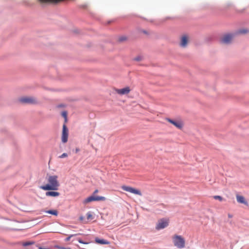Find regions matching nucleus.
<instances>
[{"label":"nucleus","instance_id":"nucleus-1","mask_svg":"<svg viewBox=\"0 0 249 249\" xmlns=\"http://www.w3.org/2000/svg\"><path fill=\"white\" fill-rule=\"evenodd\" d=\"M47 183L41 186L40 188L45 191L57 190L60 186L58 180V176L56 175H47L46 177Z\"/></svg>","mask_w":249,"mask_h":249},{"label":"nucleus","instance_id":"nucleus-2","mask_svg":"<svg viewBox=\"0 0 249 249\" xmlns=\"http://www.w3.org/2000/svg\"><path fill=\"white\" fill-rule=\"evenodd\" d=\"M173 241L175 247L178 249H183L185 247V241L181 235H174L173 237Z\"/></svg>","mask_w":249,"mask_h":249},{"label":"nucleus","instance_id":"nucleus-3","mask_svg":"<svg viewBox=\"0 0 249 249\" xmlns=\"http://www.w3.org/2000/svg\"><path fill=\"white\" fill-rule=\"evenodd\" d=\"M19 101L22 104L35 105L38 103L37 99L33 97L25 96L19 99Z\"/></svg>","mask_w":249,"mask_h":249},{"label":"nucleus","instance_id":"nucleus-4","mask_svg":"<svg viewBox=\"0 0 249 249\" xmlns=\"http://www.w3.org/2000/svg\"><path fill=\"white\" fill-rule=\"evenodd\" d=\"M169 223V219L166 218H161L158 220L156 226V229L157 230H160L161 229H163L166 227H167Z\"/></svg>","mask_w":249,"mask_h":249},{"label":"nucleus","instance_id":"nucleus-5","mask_svg":"<svg viewBox=\"0 0 249 249\" xmlns=\"http://www.w3.org/2000/svg\"><path fill=\"white\" fill-rule=\"evenodd\" d=\"M106 197H105L104 196H90L89 197H88V198H87L86 199H85L84 201H83V203L84 204H87V203H88L89 202H90L91 201H105L106 200Z\"/></svg>","mask_w":249,"mask_h":249},{"label":"nucleus","instance_id":"nucleus-6","mask_svg":"<svg viewBox=\"0 0 249 249\" xmlns=\"http://www.w3.org/2000/svg\"><path fill=\"white\" fill-rule=\"evenodd\" d=\"M122 188L123 190H124L125 191L131 193L138 195L139 196L142 195L140 191H139L137 189H136L134 188H132L131 187L124 185V186H122Z\"/></svg>","mask_w":249,"mask_h":249},{"label":"nucleus","instance_id":"nucleus-7","mask_svg":"<svg viewBox=\"0 0 249 249\" xmlns=\"http://www.w3.org/2000/svg\"><path fill=\"white\" fill-rule=\"evenodd\" d=\"M69 131L65 124L63 125V129L61 136L62 142L66 143L68 141Z\"/></svg>","mask_w":249,"mask_h":249},{"label":"nucleus","instance_id":"nucleus-8","mask_svg":"<svg viewBox=\"0 0 249 249\" xmlns=\"http://www.w3.org/2000/svg\"><path fill=\"white\" fill-rule=\"evenodd\" d=\"M166 120L178 129H181L183 126V123L181 121H174L170 118H166Z\"/></svg>","mask_w":249,"mask_h":249},{"label":"nucleus","instance_id":"nucleus-9","mask_svg":"<svg viewBox=\"0 0 249 249\" xmlns=\"http://www.w3.org/2000/svg\"><path fill=\"white\" fill-rule=\"evenodd\" d=\"M233 38V36L231 34H227L224 35L220 39V42L222 44H227L230 43Z\"/></svg>","mask_w":249,"mask_h":249},{"label":"nucleus","instance_id":"nucleus-10","mask_svg":"<svg viewBox=\"0 0 249 249\" xmlns=\"http://www.w3.org/2000/svg\"><path fill=\"white\" fill-rule=\"evenodd\" d=\"M115 91L118 94L125 95L128 94L131 91V89L129 87H126L124 88L121 89H115Z\"/></svg>","mask_w":249,"mask_h":249},{"label":"nucleus","instance_id":"nucleus-11","mask_svg":"<svg viewBox=\"0 0 249 249\" xmlns=\"http://www.w3.org/2000/svg\"><path fill=\"white\" fill-rule=\"evenodd\" d=\"M188 42V37L187 36H183L181 38L180 45L182 47H185Z\"/></svg>","mask_w":249,"mask_h":249},{"label":"nucleus","instance_id":"nucleus-12","mask_svg":"<svg viewBox=\"0 0 249 249\" xmlns=\"http://www.w3.org/2000/svg\"><path fill=\"white\" fill-rule=\"evenodd\" d=\"M95 242L96 243L101 245H108L110 244L109 241L103 239H99L97 237L95 238Z\"/></svg>","mask_w":249,"mask_h":249},{"label":"nucleus","instance_id":"nucleus-13","mask_svg":"<svg viewBox=\"0 0 249 249\" xmlns=\"http://www.w3.org/2000/svg\"><path fill=\"white\" fill-rule=\"evenodd\" d=\"M236 199L238 202L240 203L244 204L245 205H247V202L245 200V198L240 195H237L236 196Z\"/></svg>","mask_w":249,"mask_h":249},{"label":"nucleus","instance_id":"nucleus-14","mask_svg":"<svg viewBox=\"0 0 249 249\" xmlns=\"http://www.w3.org/2000/svg\"><path fill=\"white\" fill-rule=\"evenodd\" d=\"M59 195H60V193L57 192L48 191L46 193V196L56 197V196H58Z\"/></svg>","mask_w":249,"mask_h":249},{"label":"nucleus","instance_id":"nucleus-15","mask_svg":"<svg viewBox=\"0 0 249 249\" xmlns=\"http://www.w3.org/2000/svg\"><path fill=\"white\" fill-rule=\"evenodd\" d=\"M45 213H49L55 216H57L58 215V211L56 210H51L45 211Z\"/></svg>","mask_w":249,"mask_h":249},{"label":"nucleus","instance_id":"nucleus-16","mask_svg":"<svg viewBox=\"0 0 249 249\" xmlns=\"http://www.w3.org/2000/svg\"><path fill=\"white\" fill-rule=\"evenodd\" d=\"M87 219L88 221H90L94 219V216L90 212H89L87 213Z\"/></svg>","mask_w":249,"mask_h":249},{"label":"nucleus","instance_id":"nucleus-17","mask_svg":"<svg viewBox=\"0 0 249 249\" xmlns=\"http://www.w3.org/2000/svg\"><path fill=\"white\" fill-rule=\"evenodd\" d=\"M133 59L135 61H140L142 59V56H138L135 57Z\"/></svg>","mask_w":249,"mask_h":249},{"label":"nucleus","instance_id":"nucleus-18","mask_svg":"<svg viewBox=\"0 0 249 249\" xmlns=\"http://www.w3.org/2000/svg\"><path fill=\"white\" fill-rule=\"evenodd\" d=\"M213 198L215 199H218V200H219L220 201L223 200V198L221 196H213Z\"/></svg>","mask_w":249,"mask_h":249},{"label":"nucleus","instance_id":"nucleus-19","mask_svg":"<svg viewBox=\"0 0 249 249\" xmlns=\"http://www.w3.org/2000/svg\"><path fill=\"white\" fill-rule=\"evenodd\" d=\"M78 234H71V235H70V236H69L67 238H66L65 241H70V239H71L72 237H73V236H76V235H78Z\"/></svg>","mask_w":249,"mask_h":249},{"label":"nucleus","instance_id":"nucleus-20","mask_svg":"<svg viewBox=\"0 0 249 249\" xmlns=\"http://www.w3.org/2000/svg\"><path fill=\"white\" fill-rule=\"evenodd\" d=\"M62 116L65 119V122L67 121V113L66 111L62 112Z\"/></svg>","mask_w":249,"mask_h":249},{"label":"nucleus","instance_id":"nucleus-21","mask_svg":"<svg viewBox=\"0 0 249 249\" xmlns=\"http://www.w3.org/2000/svg\"><path fill=\"white\" fill-rule=\"evenodd\" d=\"M34 244V242H25L23 243V246H29V245H31L32 244Z\"/></svg>","mask_w":249,"mask_h":249},{"label":"nucleus","instance_id":"nucleus-22","mask_svg":"<svg viewBox=\"0 0 249 249\" xmlns=\"http://www.w3.org/2000/svg\"><path fill=\"white\" fill-rule=\"evenodd\" d=\"M79 219L81 221H82L84 224H86L88 222L87 221L85 220V218H84V216H80L79 218Z\"/></svg>","mask_w":249,"mask_h":249},{"label":"nucleus","instance_id":"nucleus-23","mask_svg":"<svg viewBox=\"0 0 249 249\" xmlns=\"http://www.w3.org/2000/svg\"><path fill=\"white\" fill-rule=\"evenodd\" d=\"M240 34H246L248 32V31L245 29L241 30L239 31Z\"/></svg>","mask_w":249,"mask_h":249},{"label":"nucleus","instance_id":"nucleus-24","mask_svg":"<svg viewBox=\"0 0 249 249\" xmlns=\"http://www.w3.org/2000/svg\"><path fill=\"white\" fill-rule=\"evenodd\" d=\"M68 156V155L67 153H63L62 154L61 156H59V158H65V157H67Z\"/></svg>","mask_w":249,"mask_h":249},{"label":"nucleus","instance_id":"nucleus-25","mask_svg":"<svg viewBox=\"0 0 249 249\" xmlns=\"http://www.w3.org/2000/svg\"><path fill=\"white\" fill-rule=\"evenodd\" d=\"M78 241L80 243H81V244H88V243L87 242H83L82 240H81L80 239H78Z\"/></svg>","mask_w":249,"mask_h":249},{"label":"nucleus","instance_id":"nucleus-26","mask_svg":"<svg viewBox=\"0 0 249 249\" xmlns=\"http://www.w3.org/2000/svg\"><path fill=\"white\" fill-rule=\"evenodd\" d=\"M60 249H71L70 248H64V247H60L59 248Z\"/></svg>","mask_w":249,"mask_h":249},{"label":"nucleus","instance_id":"nucleus-27","mask_svg":"<svg viewBox=\"0 0 249 249\" xmlns=\"http://www.w3.org/2000/svg\"><path fill=\"white\" fill-rule=\"evenodd\" d=\"M120 40L121 41H123V40H125V38H124V37H122V38H120Z\"/></svg>","mask_w":249,"mask_h":249},{"label":"nucleus","instance_id":"nucleus-28","mask_svg":"<svg viewBox=\"0 0 249 249\" xmlns=\"http://www.w3.org/2000/svg\"><path fill=\"white\" fill-rule=\"evenodd\" d=\"M228 217H229V218H231V217H232V215H231V214H228Z\"/></svg>","mask_w":249,"mask_h":249},{"label":"nucleus","instance_id":"nucleus-29","mask_svg":"<svg viewBox=\"0 0 249 249\" xmlns=\"http://www.w3.org/2000/svg\"><path fill=\"white\" fill-rule=\"evenodd\" d=\"M98 190H96L94 191V194H96L97 193H98Z\"/></svg>","mask_w":249,"mask_h":249}]
</instances>
